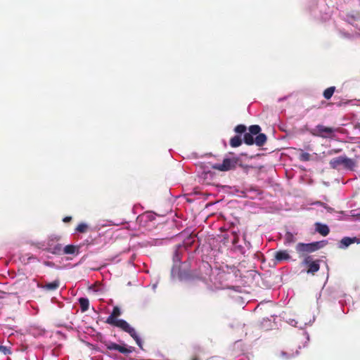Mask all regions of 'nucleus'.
Here are the masks:
<instances>
[{"instance_id": "nucleus-1", "label": "nucleus", "mask_w": 360, "mask_h": 360, "mask_svg": "<svg viewBox=\"0 0 360 360\" xmlns=\"http://www.w3.org/2000/svg\"><path fill=\"white\" fill-rule=\"evenodd\" d=\"M120 315V309L117 306L114 307L112 313L107 318L105 323L109 325L117 327L123 331L129 333L130 336L136 341L138 346L141 349H143L142 341L137 335L135 329L132 328L125 320L117 319Z\"/></svg>"}, {"instance_id": "nucleus-2", "label": "nucleus", "mask_w": 360, "mask_h": 360, "mask_svg": "<svg viewBox=\"0 0 360 360\" xmlns=\"http://www.w3.org/2000/svg\"><path fill=\"white\" fill-rule=\"evenodd\" d=\"M329 164L333 169H338L340 166L342 165L344 168L350 170H353L356 166L354 160L345 156H339L333 158L330 160Z\"/></svg>"}, {"instance_id": "nucleus-3", "label": "nucleus", "mask_w": 360, "mask_h": 360, "mask_svg": "<svg viewBox=\"0 0 360 360\" xmlns=\"http://www.w3.org/2000/svg\"><path fill=\"white\" fill-rule=\"evenodd\" d=\"M326 244V240L317 241L311 243H299L296 245V250L299 253L313 252L323 248Z\"/></svg>"}, {"instance_id": "nucleus-4", "label": "nucleus", "mask_w": 360, "mask_h": 360, "mask_svg": "<svg viewBox=\"0 0 360 360\" xmlns=\"http://www.w3.org/2000/svg\"><path fill=\"white\" fill-rule=\"evenodd\" d=\"M337 131L338 129L335 128L325 127L322 124H318L314 129L310 130V133L313 136L327 139L333 138L334 132Z\"/></svg>"}, {"instance_id": "nucleus-5", "label": "nucleus", "mask_w": 360, "mask_h": 360, "mask_svg": "<svg viewBox=\"0 0 360 360\" xmlns=\"http://www.w3.org/2000/svg\"><path fill=\"white\" fill-rule=\"evenodd\" d=\"M239 159L238 158H225L221 164L218 163L212 165V168L221 172L229 171L236 168Z\"/></svg>"}, {"instance_id": "nucleus-6", "label": "nucleus", "mask_w": 360, "mask_h": 360, "mask_svg": "<svg viewBox=\"0 0 360 360\" xmlns=\"http://www.w3.org/2000/svg\"><path fill=\"white\" fill-rule=\"evenodd\" d=\"M243 140L247 145H252L255 143L257 146H262L266 141V136L264 134H259L254 139L252 134L245 133Z\"/></svg>"}, {"instance_id": "nucleus-7", "label": "nucleus", "mask_w": 360, "mask_h": 360, "mask_svg": "<svg viewBox=\"0 0 360 360\" xmlns=\"http://www.w3.org/2000/svg\"><path fill=\"white\" fill-rule=\"evenodd\" d=\"M319 260L313 261L311 257L307 256L303 261V263L308 266L307 274L314 275L320 269Z\"/></svg>"}, {"instance_id": "nucleus-8", "label": "nucleus", "mask_w": 360, "mask_h": 360, "mask_svg": "<svg viewBox=\"0 0 360 360\" xmlns=\"http://www.w3.org/2000/svg\"><path fill=\"white\" fill-rule=\"evenodd\" d=\"M105 346L108 350H117L124 354H130L134 350V348L131 347H126L124 345H120L115 342H109Z\"/></svg>"}, {"instance_id": "nucleus-9", "label": "nucleus", "mask_w": 360, "mask_h": 360, "mask_svg": "<svg viewBox=\"0 0 360 360\" xmlns=\"http://www.w3.org/2000/svg\"><path fill=\"white\" fill-rule=\"evenodd\" d=\"M46 250L53 255H60L63 252V246L60 243H55L53 240L48 242Z\"/></svg>"}, {"instance_id": "nucleus-10", "label": "nucleus", "mask_w": 360, "mask_h": 360, "mask_svg": "<svg viewBox=\"0 0 360 360\" xmlns=\"http://www.w3.org/2000/svg\"><path fill=\"white\" fill-rule=\"evenodd\" d=\"M274 258L277 262H280L282 261L289 260L290 259V255L288 250H279L275 253Z\"/></svg>"}, {"instance_id": "nucleus-11", "label": "nucleus", "mask_w": 360, "mask_h": 360, "mask_svg": "<svg viewBox=\"0 0 360 360\" xmlns=\"http://www.w3.org/2000/svg\"><path fill=\"white\" fill-rule=\"evenodd\" d=\"M355 242L359 243V239L356 238V237H354V238L344 237L340 241L339 248H342V249L346 248L351 244L354 243Z\"/></svg>"}, {"instance_id": "nucleus-12", "label": "nucleus", "mask_w": 360, "mask_h": 360, "mask_svg": "<svg viewBox=\"0 0 360 360\" xmlns=\"http://www.w3.org/2000/svg\"><path fill=\"white\" fill-rule=\"evenodd\" d=\"M316 231L323 236H326L330 232V229L326 224L319 222L315 224Z\"/></svg>"}, {"instance_id": "nucleus-13", "label": "nucleus", "mask_w": 360, "mask_h": 360, "mask_svg": "<svg viewBox=\"0 0 360 360\" xmlns=\"http://www.w3.org/2000/svg\"><path fill=\"white\" fill-rule=\"evenodd\" d=\"M60 282L58 280H56L51 283H46L45 285H41L40 287L48 291H53L59 288Z\"/></svg>"}, {"instance_id": "nucleus-14", "label": "nucleus", "mask_w": 360, "mask_h": 360, "mask_svg": "<svg viewBox=\"0 0 360 360\" xmlns=\"http://www.w3.org/2000/svg\"><path fill=\"white\" fill-rule=\"evenodd\" d=\"M79 252V247L74 245H68L63 249L62 254L64 255H74Z\"/></svg>"}, {"instance_id": "nucleus-15", "label": "nucleus", "mask_w": 360, "mask_h": 360, "mask_svg": "<svg viewBox=\"0 0 360 360\" xmlns=\"http://www.w3.org/2000/svg\"><path fill=\"white\" fill-rule=\"evenodd\" d=\"M79 303L80 305L81 311L84 312L88 310L89 307V301L87 298L80 297L79 299Z\"/></svg>"}, {"instance_id": "nucleus-16", "label": "nucleus", "mask_w": 360, "mask_h": 360, "mask_svg": "<svg viewBox=\"0 0 360 360\" xmlns=\"http://www.w3.org/2000/svg\"><path fill=\"white\" fill-rule=\"evenodd\" d=\"M242 144V139L240 136L236 135L232 137L230 140V145L233 148H236Z\"/></svg>"}, {"instance_id": "nucleus-17", "label": "nucleus", "mask_w": 360, "mask_h": 360, "mask_svg": "<svg viewBox=\"0 0 360 360\" xmlns=\"http://www.w3.org/2000/svg\"><path fill=\"white\" fill-rule=\"evenodd\" d=\"M335 91V86L328 87L324 90V91L323 93V96L326 99L328 100L333 96Z\"/></svg>"}, {"instance_id": "nucleus-18", "label": "nucleus", "mask_w": 360, "mask_h": 360, "mask_svg": "<svg viewBox=\"0 0 360 360\" xmlns=\"http://www.w3.org/2000/svg\"><path fill=\"white\" fill-rule=\"evenodd\" d=\"M295 241V238L294 235L289 231H287L285 235V244H290L293 243Z\"/></svg>"}, {"instance_id": "nucleus-19", "label": "nucleus", "mask_w": 360, "mask_h": 360, "mask_svg": "<svg viewBox=\"0 0 360 360\" xmlns=\"http://www.w3.org/2000/svg\"><path fill=\"white\" fill-rule=\"evenodd\" d=\"M250 133L252 135H259L261 131V127L259 125H252L249 127Z\"/></svg>"}, {"instance_id": "nucleus-20", "label": "nucleus", "mask_w": 360, "mask_h": 360, "mask_svg": "<svg viewBox=\"0 0 360 360\" xmlns=\"http://www.w3.org/2000/svg\"><path fill=\"white\" fill-rule=\"evenodd\" d=\"M89 229V226L87 224H84V223H81L79 224L77 228L75 229V230L77 231V232H79V233H86L87 231Z\"/></svg>"}, {"instance_id": "nucleus-21", "label": "nucleus", "mask_w": 360, "mask_h": 360, "mask_svg": "<svg viewBox=\"0 0 360 360\" xmlns=\"http://www.w3.org/2000/svg\"><path fill=\"white\" fill-rule=\"evenodd\" d=\"M301 153L299 155V159L301 161H309L310 160V154L308 153H306V152H303L302 150H301Z\"/></svg>"}, {"instance_id": "nucleus-22", "label": "nucleus", "mask_w": 360, "mask_h": 360, "mask_svg": "<svg viewBox=\"0 0 360 360\" xmlns=\"http://www.w3.org/2000/svg\"><path fill=\"white\" fill-rule=\"evenodd\" d=\"M234 131L236 133L243 134L246 131V127L243 124H238L235 127Z\"/></svg>"}, {"instance_id": "nucleus-23", "label": "nucleus", "mask_w": 360, "mask_h": 360, "mask_svg": "<svg viewBox=\"0 0 360 360\" xmlns=\"http://www.w3.org/2000/svg\"><path fill=\"white\" fill-rule=\"evenodd\" d=\"M141 217L146 218L147 220H150V221L155 219V216L151 212H146L141 215Z\"/></svg>"}, {"instance_id": "nucleus-24", "label": "nucleus", "mask_w": 360, "mask_h": 360, "mask_svg": "<svg viewBox=\"0 0 360 360\" xmlns=\"http://www.w3.org/2000/svg\"><path fill=\"white\" fill-rule=\"evenodd\" d=\"M0 352L4 354H11L10 349L7 347L3 345H0Z\"/></svg>"}, {"instance_id": "nucleus-25", "label": "nucleus", "mask_w": 360, "mask_h": 360, "mask_svg": "<svg viewBox=\"0 0 360 360\" xmlns=\"http://www.w3.org/2000/svg\"><path fill=\"white\" fill-rule=\"evenodd\" d=\"M71 220H72V217H65L63 219V221L64 223H68V222L71 221Z\"/></svg>"}, {"instance_id": "nucleus-26", "label": "nucleus", "mask_w": 360, "mask_h": 360, "mask_svg": "<svg viewBox=\"0 0 360 360\" xmlns=\"http://www.w3.org/2000/svg\"><path fill=\"white\" fill-rule=\"evenodd\" d=\"M189 360H201L200 356L197 354L193 355Z\"/></svg>"}, {"instance_id": "nucleus-27", "label": "nucleus", "mask_w": 360, "mask_h": 360, "mask_svg": "<svg viewBox=\"0 0 360 360\" xmlns=\"http://www.w3.org/2000/svg\"><path fill=\"white\" fill-rule=\"evenodd\" d=\"M285 352H282V356H285Z\"/></svg>"}, {"instance_id": "nucleus-28", "label": "nucleus", "mask_w": 360, "mask_h": 360, "mask_svg": "<svg viewBox=\"0 0 360 360\" xmlns=\"http://www.w3.org/2000/svg\"><path fill=\"white\" fill-rule=\"evenodd\" d=\"M317 204L323 205V203L318 202Z\"/></svg>"}]
</instances>
